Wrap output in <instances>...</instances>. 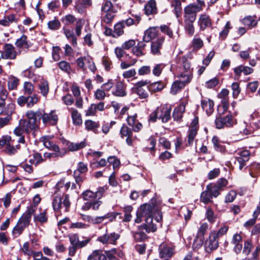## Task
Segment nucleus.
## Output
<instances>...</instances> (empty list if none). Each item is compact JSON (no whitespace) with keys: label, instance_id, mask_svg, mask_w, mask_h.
Wrapping results in <instances>:
<instances>
[{"label":"nucleus","instance_id":"1","mask_svg":"<svg viewBox=\"0 0 260 260\" xmlns=\"http://www.w3.org/2000/svg\"><path fill=\"white\" fill-rule=\"evenodd\" d=\"M155 200H152L151 203L142 205L137 213L136 223H140L144 218L145 223L142 226L148 233L155 232L157 228L153 222V218L158 222L162 219V214L158 206L155 204Z\"/></svg>","mask_w":260,"mask_h":260},{"label":"nucleus","instance_id":"2","mask_svg":"<svg viewBox=\"0 0 260 260\" xmlns=\"http://www.w3.org/2000/svg\"><path fill=\"white\" fill-rule=\"evenodd\" d=\"M40 141L43 143L46 148L53 151L52 153H44V157L45 159H50L53 158L61 157L64 155L67 152L66 150L60 149L57 145L54 144L48 136L42 137L40 139Z\"/></svg>","mask_w":260,"mask_h":260},{"label":"nucleus","instance_id":"3","mask_svg":"<svg viewBox=\"0 0 260 260\" xmlns=\"http://www.w3.org/2000/svg\"><path fill=\"white\" fill-rule=\"evenodd\" d=\"M182 64L177 69V76L180 79L189 83L192 77V69L190 62L186 56H183L181 59Z\"/></svg>","mask_w":260,"mask_h":260},{"label":"nucleus","instance_id":"4","mask_svg":"<svg viewBox=\"0 0 260 260\" xmlns=\"http://www.w3.org/2000/svg\"><path fill=\"white\" fill-rule=\"evenodd\" d=\"M198 5L189 4L184 8V20L195 21L197 13L202 11L203 7L205 6L204 1L198 0Z\"/></svg>","mask_w":260,"mask_h":260},{"label":"nucleus","instance_id":"5","mask_svg":"<svg viewBox=\"0 0 260 260\" xmlns=\"http://www.w3.org/2000/svg\"><path fill=\"white\" fill-rule=\"evenodd\" d=\"M52 206L55 211H59L63 206L65 207V211L67 212L70 206L69 196L55 193L52 201Z\"/></svg>","mask_w":260,"mask_h":260},{"label":"nucleus","instance_id":"6","mask_svg":"<svg viewBox=\"0 0 260 260\" xmlns=\"http://www.w3.org/2000/svg\"><path fill=\"white\" fill-rule=\"evenodd\" d=\"M32 130L27 125L26 120L21 119L19 122V125L17 127L14 131L16 136L19 137L17 141L19 143H24L25 142L24 137L22 136L24 132L30 133Z\"/></svg>","mask_w":260,"mask_h":260},{"label":"nucleus","instance_id":"7","mask_svg":"<svg viewBox=\"0 0 260 260\" xmlns=\"http://www.w3.org/2000/svg\"><path fill=\"white\" fill-rule=\"evenodd\" d=\"M42 112L40 110H38L36 112L29 110L26 112V116L28 119L26 120L27 125L32 131L35 129L37 127V118L41 117Z\"/></svg>","mask_w":260,"mask_h":260},{"label":"nucleus","instance_id":"8","mask_svg":"<svg viewBox=\"0 0 260 260\" xmlns=\"http://www.w3.org/2000/svg\"><path fill=\"white\" fill-rule=\"evenodd\" d=\"M236 123V120L234 119L231 115L217 117L215 120L216 127L218 129L232 126Z\"/></svg>","mask_w":260,"mask_h":260},{"label":"nucleus","instance_id":"9","mask_svg":"<svg viewBox=\"0 0 260 260\" xmlns=\"http://www.w3.org/2000/svg\"><path fill=\"white\" fill-rule=\"evenodd\" d=\"M237 154L238 156L235 157L236 161L235 162V165L238 167L240 170H242L249 159L250 152L247 150H243L238 151Z\"/></svg>","mask_w":260,"mask_h":260},{"label":"nucleus","instance_id":"10","mask_svg":"<svg viewBox=\"0 0 260 260\" xmlns=\"http://www.w3.org/2000/svg\"><path fill=\"white\" fill-rule=\"evenodd\" d=\"M29 217L24 218L21 216L12 231L13 235L15 237H18L22 233L24 229L29 225Z\"/></svg>","mask_w":260,"mask_h":260},{"label":"nucleus","instance_id":"11","mask_svg":"<svg viewBox=\"0 0 260 260\" xmlns=\"http://www.w3.org/2000/svg\"><path fill=\"white\" fill-rule=\"evenodd\" d=\"M218 238L215 231L211 232L209 239L205 243V248L206 251L209 252L216 249L218 247Z\"/></svg>","mask_w":260,"mask_h":260},{"label":"nucleus","instance_id":"12","mask_svg":"<svg viewBox=\"0 0 260 260\" xmlns=\"http://www.w3.org/2000/svg\"><path fill=\"white\" fill-rule=\"evenodd\" d=\"M119 235L114 232L108 234L107 231L103 235L98 238L97 240L103 244H110L115 245L117 240L119 238Z\"/></svg>","mask_w":260,"mask_h":260},{"label":"nucleus","instance_id":"13","mask_svg":"<svg viewBox=\"0 0 260 260\" xmlns=\"http://www.w3.org/2000/svg\"><path fill=\"white\" fill-rule=\"evenodd\" d=\"M147 83V81H141L135 85V92L141 99H146L148 96V86H146Z\"/></svg>","mask_w":260,"mask_h":260},{"label":"nucleus","instance_id":"14","mask_svg":"<svg viewBox=\"0 0 260 260\" xmlns=\"http://www.w3.org/2000/svg\"><path fill=\"white\" fill-rule=\"evenodd\" d=\"M158 119H160L163 122H167L171 118V108L169 106H162L157 109Z\"/></svg>","mask_w":260,"mask_h":260},{"label":"nucleus","instance_id":"15","mask_svg":"<svg viewBox=\"0 0 260 260\" xmlns=\"http://www.w3.org/2000/svg\"><path fill=\"white\" fill-rule=\"evenodd\" d=\"M43 123L49 125H54L58 121V115L54 111H52L50 113H42L41 117Z\"/></svg>","mask_w":260,"mask_h":260},{"label":"nucleus","instance_id":"16","mask_svg":"<svg viewBox=\"0 0 260 260\" xmlns=\"http://www.w3.org/2000/svg\"><path fill=\"white\" fill-rule=\"evenodd\" d=\"M17 52L15 47L11 44H6L4 46V50L1 56L4 59H14L16 57Z\"/></svg>","mask_w":260,"mask_h":260},{"label":"nucleus","instance_id":"17","mask_svg":"<svg viewBox=\"0 0 260 260\" xmlns=\"http://www.w3.org/2000/svg\"><path fill=\"white\" fill-rule=\"evenodd\" d=\"M121 137L126 138V143L127 145L132 146L134 138L133 137V132L131 128H129L125 125H123L120 131Z\"/></svg>","mask_w":260,"mask_h":260},{"label":"nucleus","instance_id":"18","mask_svg":"<svg viewBox=\"0 0 260 260\" xmlns=\"http://www.w3.org/2000/svg\"><path fill=\"white\" fill-rule=\"evenodd\" d=\"M164 41V37H160L151 42V51L153 55L160 54V50L163 46Z\"/></svg>","mask_w":260,"mask_h":260},{"label":"nucleus","instance_id":"19","mask_svg":"<svg viewBox=\"0 0 260 260\" xmlns=\"http://www.w3.org/2000/svg\"><path fill=\"white\" fill-rule=\"evenodd\" d=\"M158 35V27H150L145 31L143 40L145 42H149L152 39H155Z\"/></svg>","mask_w":260,"mask_h":260},{"label":"nucleus","instance_id":"20","mask_svg":"<svg viewBox=\"0 0 260 260\" xmlns=\"http://www.w3.org/2000/svg\"><path fill=\"white\" fill-rule=\"evenodd\" d=\"M198 23L200 30L202 31L212 25L209 16L206 14H202L199 16Z\"/></svg>","mask_w":260,"mask_h":260},{"label":"nucleus","instance_id":"21","mask_svg":"<svg viewBox=\"0 0 260 260\" xmlns=\"http://www.w3.org/2000/svg\"><path fill=\"white\" fill-rule=\"evenodd\" d=\"M92 5V0H81V2H76L75 5V10L82 14L84 9L90 8Z\"/></svg>","mask_w":260,"mask_h":260},{"label":"nucleus","instance_id":"22","mask_svg":"<svg viewBox=\"0 0 260 260\" xmlns=\"http://www.w3.org/2000/svg\"><path fill=\"white\" fill-rule=\"evenodd\" d=\"M145 13L147 15H154L157 13V8L155 0H149L145 5Z\"/></svg>","mask_w":260,"mask_h":260},{"label":"nucleus","instance_id":"23","mask_svg":"<svg viewBox=\"0 0 260 260\" xmlns=\"http://www.w3.org/2000/svg\"><path fill=\"white\" fill-rule=\"evenodd\" d=\"M202 108L208 115H210L214 111V102L209 99H205L201 101Z\"/></svg>","mask_w":260,"mask_h":260},{"label":"nucleus","instance_id":"24","mask_svg":"<svg viewBox=\"0 0 260 260\" xmlns=\"http://www.w3.org/2000/svg\"><path fill=\"white\" fill-rule=\"evenodd\" d=\"M237 131L242 135L247 136L252 134L253 129L248 123L242 122L238 124Z\"/></svg>","mask_w":260,"mask_h":260},{"label":"nucleus","instance_id":"25","mask_svg":"<svg viewBox=\"0 0 260 260\" xmlns=\"http://www.w3.org/2000/svg\"><path fill=\"white\" fill-rule=\"evenodd\" d=\"M179 81H175L171 87V93L173 94H176L181 89H182L186 84L188 83L186 82L185 80L182 79H180Z\"/></svg>","mask_w":260,"mask_h":260},{"label":"nucleus","instance_id":"26","mask_svg":"<svg viewBox=\"0 0 260 260\" xmlns=\"http://www.w3.org/2000/svg\"><path fill=\"white\" fill-rule=\"evenodd\" d=\"M112 93L117 96H125L126 92L124 84L121 82H117L115 84Z\"/></svg>","mask_w":260,"mask_h":260},{"label":"nucleus","instance_id":"27","mask_svg":"<svg viewBox=\"0 0 260 260\" xmlns=\"http://www.w3.org/2000/svg\"><path fill=\"white\" fill-rule=\"evenodd\" d=\"M159 255L161 258H169L172 255V249L165 244H161L159 246Z\"/></svg>","mask_w":260,"mask_h":260},{"label":"nucleus","instance_id":"28","mask_svg":"<svg viewBox=\"0 0 260 260\" xmlns=\"http://www.w3.org/2000/svg\"><path fill=\"white\" fill-rule=\"evenodd\" d=\"M185 104L182 103L179 106L174 109L173 113V117L175 120L179 121L181 119L183 114L185 111Z\"/></svg>","mask_w":260,"mask_h":260},{"label":"nucleus","instance_id":"29","mask_svg":"<svg viewBox=\"0 0 260 260\" xmlns=\"http://www.w3.org/2000/svg\"><path fill=\"white\" fill-rule=\"evenodd\" d=\"M18 18L14 14H10L5 18L3 19L0 20V24L4 26H9L11 23H17Z\"/></svg>","mask_w":260,"mask_h":260},{"label":"nucleus","instance_id":"30","mask_svg":"<svg viewBox=\"0 0 260 260\" xmlns=\"http://www.w3.org/2000/svg\"><path fill=\"white\" fill-rule=\"evenodd\" d=\"M38 88L41 94L43 96L46 97L49 91L48 82L44 79H42L38 84Z\"/></svg>","mask_w":260,"mask_h":260},{"label":"nucleus","instance_id":"31","mask_svg":"<svg viewBox=\"0 0 260 260\" xmlns=\"http://www.w3.org/2000/svg\"><path fill=\"white\" fill-rule=\"evenodd\" d=\"M87 260H107V258L101 250H95L88 256Z\"/></svg>","mask_w":260,"mask_h":260},{"label":"nucleus","instance_id":"32","mask_svg":"<svg viewBox=\"0 0 260 260\" xmlns=\"http://www.w3.org/2000/svg\"><path fill=\"white\" fill-rule=\"evenodd\" d=\"M19 79L13 75H11L8 77V88L9 90H15L17 88L19 84Z\"/></svg>","mask_w":260,"mask_h":260},{"label":"nucleus","instance_id":"33","mask_svg":"<svg viewBox=\"0 0 260 260\" xmlns=\"http://www.w3.org/2000/svg\"><path fill=\"white\" fill-rule=\"evenodd\" d=\"M165 87V85L162 81H158L149 85L148 90L151 92H156L161 91Z\"/></svg>","mask_w":260,"mask_h":260},{"label":"nucleus","instance_id":"34","mask_svg":"<svg viewBox=\"0 0 260 260\" xmlns=\"http://www.w3.org/2000/svg\"><path fill=\"white\" fill-rule=\"evenodd\" d=\"M124 26L125 23L123 22H119L115 24L112 32V36L116 38L122 35L124 32L123 28Z\"/></svg>","mask_w":260,"mask_h":260},{"label":"nucleus","instance_id":"35","mask_svg":"<svg viewBox=\"0 0 260 260\" xmlns=\"http://www.w3.org/2000/svg\"><path fill=\"white\" fill-rule=\"evenodd\" d=\"M171 6L174 8V12L176 17L178 18L181 11V2H184L185 0H169Z\"/></svg>","mask_w":260,"mask_h":260},{"label":"nucleus","instance_id":"36","mask_svg":"<svg viewBox=\"0 0 260 260\" xmlns=\"http://www.w3.org/2000/svg\"><path fill=\"white\" fill-rule=\"evenodd\" d=\"M85 125L87 130L91 131L94 133H98V129L100 126L98 122L88 120L85 122Z\"/></svg>","mask_w":260,"mask_h":260},{"label":"nucleus","instance_id":"37","mask_svg":"<svg viewBox=\"0 0 260 260\" xmlns=\"http://www.w3.org/2000/svg\"><path fill=\"white\" fill-rule=\"evenodd\" d=\"M71 110L73 123L77 125L81 124L82 120L80 114L75 109L71 108Z\"/></svg>","mask_w":260,"mask_h":260},{"label":"nucleus","instance_id":"38","mask_svg":"<svg viewBox=\"0 0 260 260\" xmlns=\"http://www.w3.org/2000/svg\"><path fill=\"white\" fill-rule=\"evenodd\" d=\"M15 45L19 48L24 46L26 48H28L31 46L30 44L27 41V37L24 35L17 40Z\"/></svg>","mask_w":260,"mask_h":260},{"label":"nucleus","instance_id":"39","mask_svg":"<svg viewBox=\"0 0 260 260\" xmlns=\"http://www.w3.org/2000/svg\"><path fill=\"white\" fill-rule=\"evenodd\" d=\"M213 197L206 188V190L203 191L201 195V201L204 204H208L212 202V199Z\"/></svg>","mask_w":260,"mask_h":260},{"label":"nucleus","instance_id":"40","mask_svg":"<svg viewBox=\"0 0 260 260\" xmlns=\"http://www.w3.org/2000/svg\"><path fill=\"white\" fill-rule=\"evenodd\" d=\"M27 107L31 108L35 105L37 104L40 101V98L37 94H34L32 95L27 96Z\"/></svg>","mask_w":260,"mask_h":260},{"label":"nucleus","instance_id":"41","mask_svg":"<svg viewBox=\"0 0 260 260\" xmlns=\"http://www.w3.org/2000/svg\"><path fill=\"white\" fill-rule=\"evenodd\" d=\"M47 212L46 210L43 211L40 214L35 215L34 217V221L36 222H39L41 223H46L48 220V217L47 216Z\"/></svg>","mask_w":260,"mask_h":260},{"label":"nucleus","instance_id":"42","mask_svg":"<svg viewBox=\"0 0 260 260\" xmlns=\"http://www.w3.org/2000/svg\"><path fill=\"white\" fill-rule=\"evenodd\" d=\"M105 253L106 257H107L109 260H116V255L121 256V252L120 251L118 252L115 248L106 251Z\"/></svg>","mask_w":260,"mask_h":260},{"label":"nucleus","instance_id":"43","mask_svg":"<svg viewBox=\"0 0 260 260\" xmlns=\"http://www.w3.org/2000/svg\"><path fill=\"white\" fill-rule=\"evenodd\" d=\"M194 20H184V27L188 35L192 36L194 32V28L193 23Z\"/></svg>","mask_w":260,"mask_h":260},{"label":"nucleus","instance_id":"44","mask_svg":"<svg viewBox=\"0 0 260 260\" xmlns=\"http://www.w3.org/2000/svg\"><path fill=\"white\" fill-rule=\"evenodd\" d=\"M23 88L24 93L28 95H31L35 90L34 85L31 82L27 81L24 82Z\"/></svg>","mask_w":260,"mask_h":260},{"label":"nucleus","instance_id":"45","mask_svg":"<svg viewBox=\"0 0 260 260\" xmlns=\"http://www.w3.org/2000/svg\"><path fill=\"white\" fill-rule=\"evenodd\" d=\"M198 130L196 128H189L188 131L187 142L189 145H192L195 137L197 135Z\"/></svg>","mask_w":260,"mask_h":260},{"label":"nucleus","instance_id":"46","mask_svg":"<svg viewBox=\"0 0 260 260\" xmlns=\"http://www.w3.org/2000/svg\"><path fill=\"white\" fill-rule=\"evenodd\" d=\"M243 24L248 27L255 26L257 24V21L252 16H247L242 20Z\"/></svg>","mask_w":260,"mask_h":260},{"label":"nucleus","instance_id":"47","mask_svg":"<svg viewBox=\"0 0 260 260\" xmlns=\"http://www.w3.org/2000/svg\"><path fill=\"white\" fill-rule=\"evenodd\" d=\"M133 237L136 241H142L147 238V235L143 232H142L140 229H139L137 232L133 233Z\"/></svg>","mask_w":260,"mask_h":260},{"label":"nucleus","instance_id":"48","mask_svg":"<svg viewBox=\"0 0 260 260\" xmlns=\"http://www.w3.org/2000/svg\"><path fill=\"white\" fill-rule=\"evenodd\" d=\"M64 34L68 39H71V42L73 46L77 45V38L74 35L73 31L69 29H64Z\"/></svg>","mask_w":260,"mask_h":260},{"label":"nucleus","instance_id":"49","mask_svg":"<svg viewBox=\"0 0 260 260\" xmlns=\"http://www.w3.org/2000/svg\"><path fill=\"white\" fill-rule=\"evenodd\" d=\"M206 188L210 192L213 197H217L219 194V188L215 184H209L206 187Z\"/></svg>","mask_w":260,"mask_h":260},{"label":"nucleus","instance_id":"50","mask_svg":"<svg viewBox=\"0 0 260 260\" xmlns=\"http://www.w3.org/2000/svg\"><path fill=\"white\" fill-rule=\"evenodd\" d=\"M85 146V142H81L80 143H72L69 145V149L71 151H75L83 148Z\"/></svg>","mask_w":260,"mask_h":260},{"label":"nucleus","instance_id":"51","mask_svg":"<svg viewBox=\"0 0 260 260\" xmlns=\"http://www.w3.org/2000/svg\"><path fill=\"white\" fill-rule=\"evenodd\" d=\"M204 240V237H201L197 235L194 240L192 247L194 249H198L202 247Z\"/></svg>","mask_w":260,"mask_h":260},{"label":"nucleus","instance_id":"52","mask_svg":"<svg viewBox=\"0 0 260 260\" xmlns=\"http://www.w3.org/2000/svg\"><path fill=\"white\" fill-rule=\"evenodd\" d=\"M44 161V159L42 158L41 154L39 153H35L33 154V159H30L29 162L31 164H35L37 165Z\"/></svg>","mask_w":260,"mask_h":260},{"label":"nucleus","instance_id":"53","mask_svg":"<svg viewBox=\"0 0 260 260\" xmlns=\"http://www.w3.org/2000/svg\"><path fill=\"white\" fill-rule=\"evenodd\" d=\"M76 19L75 17L72 14H68L61 18V21L66 25H70L74 23Z\"/></svg>","mask_w":260,"mask_h":260},{"label":"nucleus","instance_id":"54","mask_svg":"<svg viewBox=\"0 0 260 260\" xmlns=\"http://www.w3.org/2000/svg\"><path fill=\"white\" fill-rule=\"evenodd\" d=\"M59 68L62 71L70 73L71 71V68L70 63L66 61H61L58 63Z\"/></svg>","mask_w":260,"mask_h":260},{"label":"nucleus","instance_id":"55","mask_svg":"<svg viewBox=\"0 0 260 260\" xmlns=\"http://www.w3.org/2000/svg\"><path fill=\"white\" fill-rule=\"evenodd\" d=\"M37 209V207L35 205H31L30 207L27 208L26 214H24L22 216L24 217V218H28L29 221H30L31 216L32 215L34 214Z\"/></svg>","mask_w":260,"mask_h":260},{"label":"nucleus","instance_id":"56","mask_svg":"<svg viewBox=\"0 0 260 260\" xmlns=\"http://www.w3.org/2000/svg\"><path fill=\"white\" fill-rule=\"evenodd\" d=\"M84 24V20L82 19H78L76 22L75 32L77 36L79 37L81 35V30Z\"/></svg>","mask_w":260,"mask_h":260},{"label":"nucleus","instance_id":"57","mask_svg":"<svg viewBox=\"0 0 260 260\" xmlns=\"http://www.w3.org/2000/svg\"><path fill=\"white\" fill-rule=\"evenodd\" d=\"M89 227V225L81 222L72 223L69 226L71 229H85Z\"/></svg>","mask_w":260,"mask_h":260},{"label":"nucleus","instance_id":"58","mask_svg":"<svg viewBox=\"0 0 260 260\" xmlns=\"http://www.w3.org/2000/svg\"><path fill=\"white\" fill-rule=\"evenodd\" d=\"M204 45L203 41L198 38H194L192 42V46L194 49L199 50L201 49Z\"/></svg>","mask_w":260,"mask_h":260},{"label":"nucleus","instance_id":"59","mask_svg":"<svg viewBox=\"0 0 260 260\" xmlns=\"http://www.w3.org/2000/svg\"><path fill=\"white\" fill-rule=\"evenodd\" d=\"M83 198L84 200L92 201L95 198L94 192L90 190H87L83 193Z\"/></svg>","mask_w":260,"mask_h":260},{"label":"nucleus","instance_id":"60","mask_svg":"<svg viewBox=\"0 0 260 260\" xmlns=\"http://www.w3.org/2000/svg\"><path fill=\"white\" fill-rule=\"evenodd\" d=\"M232 89L233 90V96L234 98H237L240 92L239 84L237 82H234L232 84Z\"/></svg>","mask_w":260,"mask_h":260},{"label":"nucleus","instance_id":"61","mask_svg":"<svg viewBox=\"0 0 260 260\" xmlns=\"http://www.w3.org/2000/svg\"><path fill=\"white\" fill-rule=\"evenodd\" d=\"M108 162L110 165H112L114 169L117 168L119 164V160L115 156H110L108 158Z\"/></svg>","mask_w":260,"mask_h":260},{"label":"nucleus","instance_id":"62","mask_svg":"<svg viewBox=\"0 0 260 260\" xmlns=\"http://www.w3.org/2000/svg\"><path fill=\"white\" fill-rule=\"evenodd\" d=\"M48 26L50 29L56 30L59 28L60 23L58 20H53L48 23Z\"/></svg>","mask_w":260,"mask_h":260},{"label":"nucleus","instance_id":"63","mask_svg":"<svg viewBox=\"0 0 260 260\" xmlns=\"http://www.w3.org/2000/svg\"><path fill=\"white\" fill-rule=\"evenodd\" d=\"M94 96L96 100L101 101L104 99L106 96L105 91L102 89H98L94 92Z\"/></svg>","mask_w":260,"mask_h":260},{"label":"nucleus","instance_id":"64","mask_svg":"<svg viewBox=\"0 0 260 260\" xmlns=\"http://www.w3.org/2000/svg\"><path fill=\"white\" fill-rule=\"evenodd\" d=\"M137 113H135L133 115H129L128 114V116L126 119L127 122L128 124L132 126L134 125L136 123L138 122V120H137Z\"/></svg>","mask_w":260,"mask_h":260}]
</instances>
